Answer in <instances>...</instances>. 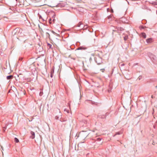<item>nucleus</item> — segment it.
Masks as SVG:
<instances>
[{
	"instance_id": "nucleus-3",
	"label": "nucleus",
	"mask_w": 157,
	"mask_h": 157,
	"mask_svg": "<svg viewBox=\"0 0 157 157\" xmlns=\"http://www.w3.org/2000/svg\"><path fill=\"white\" fill-rule=\"evenodd\" d=\"M87 28V25H84L82 23H81V25L80 26V29L79 30L82 29H86Z\"/></svg>"
},
{
	"instance_id": "nucleus-20",
	"label": "nucleus",
	"mask_w": 157,
	"mask_h": 157,
	"mask_svg": "<svg viewBox=\"0 0 157 157\" xmlns=\"http://www.w3.org/2000/svg\"><path fill=\"white\" fill-rule=\"evenodd\" d=\"M101 139L100 138H98L96 140L98 141H101Z\"/></svg>"
},
{
	"instance_id": "nucleus-30",
	"label": "nucleus",
	"mask_w": 157,
	"mask_h": 157,
	"mask_svg": "<svg viewBox=\"0 0 157 157\" xmlns=\"http://www.w3.org/2000/svg\"><path fill=\"white\" fill-rule=\"evenodd\" d=\"M51 19H50L49 20V23H51Z\"/></svg>"
},
{
	"instance_id": "nucleus-38",
	"label": "nucleus",
	"mask_w": 157,
	"mask_h": 157,
	"mask_svg": "<svg viewBox=\"0 0 157 157\" xmlns=\"http://www.w3.org/2000/svg\"><path fill=\"white\" fill-rule=\"evenodd\" d=\"M98 117H100V115H98Z\"/></svg>"
},
{
	"instance_id": "nucleus-8",
	"label": "nucleus",
	"mask_w": 157,
	"mask_h": 157,
	"mask_svg": "<svg viewBox=\"0 0 157 157\" xmlns=\"http://www.w3.org/2000/svg\"><path fill=\"white\" fill-rule=\"evenodd\" d=\"M141 36L144 38H145L146 37V34L144 33H142L141 34Z\"/></svg>"
},
{
	"instance_id": "nucleus-10",
	"label": "nucleus",
	"mask_w": 157,
	"mask_h": 157,
	"mask_svg": "<svg viewBox=\"0 0 157 157\" xmlns=\"http://www.w3.org/2000/svg\"><path fill=\"white\" fill-rule=\"evenodd\" d=\"M86 49V48L83 47H80L78 48V50H82V49L85 50Z\"/></svg>"
},
{
	"instance_id": "nucleus-15",
	"label": "nucleus",
	"mask_w": 157,
	"mask_h": 157,
	"mask_svg": "<svg viewBox=\"0 0 157 157\" xmlns=\"http://www.w3.org/2000/svg\"><path fill=\"white\" fill-rule=\"evenodd\" d=\"M47 46H48V47L49 48H51V47H52V45L51 44L48 43L47 44Z\"/></svg>"
},
{
	"instance_id": "nucleus-32",
	"label": "nucleus",
	"mask_w": 157,
	"mask_h": 157,
	"mask_svg": "<svg viewBox=\"0 0 157 157\" xmlns=\"http://www.w3.org/2000/svg\"><path fill=\"white\" fill-rule=\"evenodd\" d=\"M22 59V58H21V59H20H20H19V60H21Z\"/></svg>"
},
{
	"instance_id": "nucleus-39",
	"label": "nucleus",
	"mask_w": 157,
	"mask_h": 157,
	"mask_svg": "<svg viewBox=\"0 0 157 157\" xmlns=\"http://www.w3.org/2000/svg\"><path fill=\"white\" fill-rule=\"evenodd\" d=\"M16 1H17V0H16Z\"/></svg>"
},
{
	"instance_id": "nucleus-16",
	"label": "nucleus",
	"mask_w": 157,
	"mask_h": 157,
	"mask_svg": "<svg viewBox=\"0 0 157 157\" xmlns=\"http://www.w3.org/2000/svg\"><path fill=\"white\" fill-rule=\"evenodd\" d=\"M64 112H66L67 113H69V110L67 109H64Z\"/></svg>"
},
{
	"instance_id": "nucleus-26",
	"label": "nucleus",
	"mask_w": 157,
	"mask_h": 157,
	"mask_svg": "<svg viewBox=\"0 0 157 157\" xmlns=\"http://www.w3.org/2000/svg\"><path fill=\"white\" fill-rule=\"evenodd\" d=\"M53 74L52 72H51V75H50V76L51 78H52L53 77Z\"/></svg>"
},
{
	"instance_id": "nucleus-37",
	"label": "nucleus",
	"mask_w": 157,
	"mask_h": 157,
	"mask_svg": "<svg viewBox=\"0 0 157 157\" xmlns=\"http://www.w3.org/2000/svg\"><path fill=\"white\" fill-rule=\"evenodd\" d=\"M90 133L88 134V135H86V136H88V135H89V134Z\"/></svg>"
},
{
	"instance_id": "nucleus-5",
	"label": "nucleus",
	"mask_w": 157,
	"mask_h": 157,
	"mask_svg": "<svg viewBox=\"0 0 157 157\" xmlns=\"http://www.w3.org/2000/svg\"><path fill=\"white\" fill-rule=\"evenodd\" d=\"M153 41V39L152 38H149L146 40L147 42V43H150Z\"/></svg>"
},
{
	"instance_id": "nucleus-18",
	"label": "nucleus",
	"mask_w": 157,
	"mask_h": 157,
	"mask_svg": "<svg viewBox=\"0 0 157 157\" xmlns=\"http://www.w3.org/2000/svg\"><path fill=\"white\" fill-rule=\"evenodd\" d=\"M122 133V132H118L116 133L115 135H120Z\"/></svg>"
},
{
	"instance_id": "nucleus-11",
	"label": "nucleus",
	"mask_w": 157,
	"mask_h": 157,
	"mask_svg": "<svg viewBox=\"0 0 157 157\" xmlns=\"http://www.w3.org/2000/svg\"><path fill=\"white\" fill-rule=\"evenodd\" d=\"M150 3L153 5H157V2H152Z\"/></svg>"
},
{
	"instance_id": "nucleus-14",
	"label": "nucleus",
	"mask_w": 157,
	"mask_h": 157,
	"mask_svg": "<svg viewBox=\"0 0 157 157\" xmlns=\"http://www.w3.org/2000/svg\"><path fill=\"white\" fill-rule=\"evenodd\" d=\"M38 15L40 19H43V20H44L43 19L42 17V16H41V15H40L39 13L38 14Z\"/></svg>"
},
{
	"instance_id": "nucleus-33",
	"label": "nucleus",
	"mask_w": 157,
	"mask_h": 157,
	"mask_svg": "<svg viewBox=\"0 0 157 157\" xmlns=\"http://www.w3.org/2000/svg\"><path fill=\"white\" fill-rule=\"evenodd\" d=\"M88 154H89V153L87 154L86 155V156H87V155H88Z\"/></svg>"
},
{
	"instance_id": "nucleus-35",
	"label": "nucleus",
	"mask_w": 157,
	"mask_h": 157,
	"mask_svg": "<svg viewBox=\"0 0 157 157\" xmlns=\"http://www.w3.org/2000/svg\"><path fill=\"white\" fill-rule=\"evenodd\" d=\"M90 133L88 134V135H86V136H88V135H89V134Z\"/></svg>"
},
{
	"instance_id": "nucleus-21",
	"label": "nucleus",
	"mask_w": 157,
	"mask_h": 157,
	"mask_svg": "<svg viewBox=\"0 0 157 157\" xmlns=\"http://www.w3.org/2000/svg\"><path fill=\"white\" fill-rule=\"evenodd\" d=\"M46 36H47V37H49V36H50V34L49 33H46Z\"/></svg>"
},
{
	"instance_id": "nucleus-29",
	"label": "nucleus",
	"mask_w": 157,
	"mask_h": 157,
	"mask_svg": "<svg viewBox=\"0 0 157 157\" xmlns=\"http://www.w3.org/2000/svg\"><path fill=\"white\" fill-rule=\"evenodd\" d=\"M151 97V98H155V97L153 95H152Z\"/></svg>"
},
{
	"instance_id": "nucleus-22",
	"label": "nucleus",
	"mask_w": 157,
	"mask_h": 157,
	"mask_svg": "<svg viewBox=\"0 0 157 157\" xmlns=\"http://www.w3.org/2000/svg\"><path fill=\"white\" fill-rule=\"evenodd\" d=\"M58 5H57V4H56V5H53L52 6H52V7H55V6H57Z\"/></svg>"
},
{
	"instance_id": "nucleus-7",
	"label": "nucleus",
	"mask_w": 157,
	"mask_h": 157,
	"mask_svg": "<svg viewBox=\"0 0 157 157\" xmlns=\"http://www.w3.org/2000/svg\"><path fill=\"white\" fill-rule=\"evenodd\" d=\"M81 23H82L81 22H79L77 25H76L75 26V27H74L75 29H76V28L77 27H79L80 28V26H81Z\"/></svg>"
},
{
	"instance_id": "nucleus-13",
	"label": "nucleus",
	"mask_w": 157,
	"mask_h": 157,
	"mask_svg": "<svg viewBox=\"0 0 157 157\" xmlns=\"http://www.w3.org/2000/svg\"><path fill=\"white\" fill-rule=\"evenodd\" d=\"M128 36L127 35L125 36L124 37V40L125 41L126 40H127V39H128Z\"/></svg>"
},
{
	"instance_id": "nucleus-31",
	"label": "nucleus",
	"mask_w": 157,
	"mask_h": 157,
	"mask_svg": "<svg viewBox=\"0 0 157 157\" xmlns=\"http://www.w3.org/2000/svg\"><path fill=\"white\" fill-rule=\"evenodd\" d=\"M52 33H55V32H54L53 31H52Z\"/></svg>"
},
{
	"instance_id": "nucleus-12",
	"label": "nucleus",
	"mask_w": 157,
	"mask_h": 157,
	"mask_svg": "<svg viewBox=\"0 0 157 157\" xmlns=\"http://www.w3.org/2000/svg\"><path fill=\"white\" fill-rule=\"evenodd\" d=\"M14 141L16 143H18L19 142V140L17 138L15 137L14 138Z\"/></svg>"
},
{
	"instance_id": "nucleus-2",
	"label": "nucleus",
	"mask_w": 157,
	"mask_h": 157,
	"mask_svg": "<svg viewBox=\"0 0 157 157\" xmlns=\"http://www.w3.org/2000/svg\"><path fill=\"white\" fill-rule=\"evenodd\" d=\"M94 59L96 62L98 64H100L102 62L101 59L98 56L97 57H95Z\"/></svg>"
},
{
	"instance_id": "nucleus-36",
	"label": "nucleus",
	"mask_w": 157,
	"mask_h": 157,
	"mask_svg": "<svg viewBox=\"0 0 157 157\" xmlns=\"http://www.w3.org/2000/svg\"><path fill=\"white\" fill-rule=\"evenodd\" d=\"M90 133L88 134V135H86V136H88V135H89V134Z\"/></svg>"
},
{
	"instance_id": "nucleus-1",
	"label": "nucleus",
	"mask_w": 157,
	"mask_h": 157,
	"mask_svg": "<svg viewBox=\"0 0 157 157\" xmlns=\"http://www.w3.org/2000/svg\"><path fill=\"white\" fill-rule=\"evenodd\" d=\"M147 54L148 56L151 59L153 62H154L156 59V56L155 55H153L150 52L148 53Z\"/></svg>"
},
{
	"instance_id": "nucleus-9",
	"label": "nucleus",
	"mask_w": 157,
	"mask_h": 157,
	"mask_svg": "<svg viewBox=\"0 0 157 157\" xmlns=\"http://www.w3.org/2000/svg\"><path fill=\"white\" fill-rule=\"evenodd\" d=\"M13 78V75H10L9 76H8L6 77V78L7 79H12Z\"/></svg>"
},
{
	"instance_id": "nucleus-6",
	"label": "nucleus",
	"mask_w": 157,
	"mask_h": 157,
	"mask_svg": "<svg viewBox=\"0 0 157 157\" xmlns=\"http://www.w3.org/2000/svg\"><path fill=\"white\" fill-rule=\"evenodd\" d=\"M31 136H30V137L32 139H34L35 137V134L34 132L33 131H31Z\"/></svg>"
},
{
	"instance_id": "nucleus-4",
	"label": "nucleus",
	"mask_w": 157,
	"mask_h": 157,
	"mask_svg": "<svg viewBox=\"0 0 157 157\" xmlns=\"http://www.w3.org/2000/svg\"><path fill=\"white\" fill-rule=\"evenodd\" d=\"M124 30L121 27H118L116 28L115 29H113V31H116L117 30L118 31V32L119 31H122Z\"/></svg>"
},
{
	"instance_id": "nucleus-27",
	"label": "nucleus",
	"mask_w": 157,
	"mask_h": 157,
	"mask_svg": "<svg viewBox=\"0 0 157 157\" xmlns=\"http://www.w3.org/2000/svg\"><path fill=\"white\" fill-rule=\"evenodd\" d=\"M111 89H109L108 90V92L109 93L110 92H111Z\"/></svg>"
},
{
	"instance_id": "nucleus-25",
	"label": "nucleus",
	"mask_w": 157,
	"mask_h": 157,
	"mask_svg": "<svg viewBox=\"0 0 157 157\" xmlns=\"http://www.w3.org/2000/svg\"><path fill=\"white\" fill-rule=\"evenodd\" d=\"M55 118L56 119L58 120L59 119V117L58 116H56L55 117Z\"/></svg>"
},
{
	"instance_id": "nucleus-28",
	"label": "nucleus",
	"mask_w": 157,
	"mask_h": 157,
	"mask_svg": "<svg viewBox=\"0 0 157 157\" xmlns=\"http://www.w3.org/2000/svg\"><path fill=\"white\" fill-rule=\"evenodd\" d=\"M155 142L154 141H153V144L154 145H155Z\"/></svg>"
},
{
	"instance_id": "nucleus-34",
	"label": "nucleus",
	"mask_w": 157,
	"mask_h": 157,
	"mask_svg": "<svg viewBox=\"0 0 157 157\" xmlns=\"http://www.w3.org/2000/svg\"><path fill=\"white\" fill-rule=\"evenodd\" d=\"M121 65H122V66H124V64H122Z\"/></svg>"
},
{
	"instance_id": "nucleus-24",
	"label": "nucleus",
	"mask_w": 157,
	"mask_h": 157,
	"mask_svg": "<svg viewBox=\"0 0 157 157\" xmlns=\"http://www.w3.org/2000/svg\"><path fill=\"white\" fill-rule=\"evenodd\" d=\"M104 70L105 69H100V71L102 72H104Z\"/></svg>"
},
{
	"instance_id": "nucleus-17",
	"label": "nucleus",
	"mask_w": 157,
	"mask_h": 157,
	"mask_svg": "<svg viewBox=\"0 0 157 157\" xmlns=\"http://www.w3.org/2000/svg\"><path fill=\"white\" fill-rule=\"evenodd\" d=\"M106 116L105 115H102L101 116V117H100L101 118H103V119L105 118L106 117Z\"/></svg>"
},
{
	"instance_id": "nucleus-19",
	"label": "nucleus",
	"mask_w": 157,
	"mask_h": 157,
	"mask_svg": "<svg viewBox=\"0 0 157 157\" xmlns=\"http://www.w3.org/2000/svg\"><path fill=\"white\" fill-rule=\"evenodd\" d=\"M43 92L42 91H40V93L39 95L40 96H42L43 95Z\"/></svg>"
},
{
	"instance_id": "nucleus-23",
	"label": "nucleus",
	"mask_w": 157,
	"mask_h": 157,
	"mask_svg": "<svg viewBox=\"0 0 157 157\" xmlns=\"http://www.w3.org/2000/svg\"><path fill=\"white\" fill-rule=\"evenodd\" d=\"M82 132H84V134L85 135V136L87 134V133L86 132V131H85V132H84V131H82Z\"/></svg>"
}]
</instances>
